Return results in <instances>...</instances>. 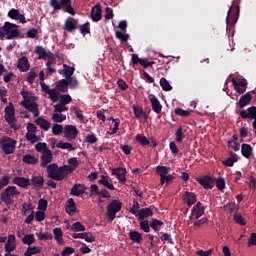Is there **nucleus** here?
Wrapping results in <instances>:
<instances>
[{
	"label": "nucleus",
	"instance_id": "nucleus-17",
	"mask_svg": "<svg viewBox=\"0 0 256 256\" xmlns=\"http://www.w3.org/2000/svg\"><path fill=\"white\" fill-rule=\"evenodd\" d=\"M112 175H115L120 183H125V181H127V178L125 177V175H127V169L123 167L112 169Z\"/></svg>",
	"mask_w": 256,
	"mask_h": 256
},
{
	"label": "nucleus",
	"instance_id": "nucleus-48",
	"mask_svg": "<svg viewBox=\"0 0 256 256\" xmlns=\"http://www.w3.org/2000/svg\"><path fill=\"white\" fill-rule=\"evenodd\" d=\"M22 243L24 245H33V243H35V235L33 234L24 235V237L22 238Z\"/></svg>",
	"mask_w": 256,
	"mask_h": 256
},
{
	"label": "nucleus",
	"instance_id": "nucleus-30",
	"mask_svg": "<svg viewBox=\"0 0 256 256\" xmlns=\"http://www.w3.org/2000/svg\"><path fill=\"white\" fill-rule=\"evenodd\" d=\"M63 67L64 69L59 70L58 73L60 75H64L66 79H71V77H73V73H75V68L67 64H63Z\"/></svg>",
	"mask_w": 256,
	"mask_h": 256
},
{
	"label": "nucleus",
	"instance_id": "nucleus-55",
	"mask_svg": "<svg viewBox=\"0 0 256 256\" xmlns=\"http://www.w3.org/2000/svg\"><path fill=\"white\" fill-rule=\"evenodd\" d=\"M66 80L68 81V87H70V89H77V87L79 86V81H77V78L73 76L70 78H66Z\"/></svg>",
	"mask_w": 256,
	"mask_h": 256
},
{
	"label": "nucleus",
	"instance_id": "nucleus-43",
	"mask_svg": "<svg viewBox=\"0 0 256 256\" xmlns=\"http://www.w3.org/2000/svg\"><path fill=\"white\" fill-rule=\"evenodd\" d=\"M57 149H67L68 151H75V147H73V144L69 143V142H63V141H59L56 144Z\"/></svg>",
	"mask_w": 256,
	"mask_h": 256
},
{
	"label": "nucleus",
	"instance_id": "nucleus-54",
	"mask_svg": "<svg viewBox=\"0 0 256 256\" xmlns=\"http://www.w3.org/2000/svg\"><path fill=\"white\" fill-rule=\"evenodd\" d=\"M67 104H62L59 102L54 106V113H63L65 111H69V107H66Z\"/></svg>",
	"mask_w": 256,
	"mask_h": 256
},
{
	"label": "nucleus",
	"instance_id": "nucleus-40",
	"mask_svg": "<svg viewBox=\"0 0 256 256\" xmlns=\"http://www.w3.org/2000/svg\"><path fill=\"white\" fill-rule=\"evenodd\" d=\"M165 223L159 219L152 218L150 222L151 229H154L155 231H161V227H163Z\"/></svg>",
	"mask_w": 256,
	"mask_h": 256
},
{
	"label": "nucleus",
	"instance_id": "nucleus-51",
	"mask_svg": "<svg viewBox=\"0 0 256 256\" xmlns=\"http://www.w3.org/2000/svg\"><path fill=\"white\" fill-rule=\"evenodd\" d=\"M141 208V205L139 204V202L137 201V199L133 200V205L132 207L129 209V213H131L132 215H138L139 213V209Z\"/></svg>",
	"mask_w": 256,
	"mask_h": 256
},
{
	"label": "nucleus",
	"instance_id": "nucleus-13",
	"mask_svg": "<svg viewBox=\"0 0 256 256\" xmlns=\"http://www.w3.org/2000/svg\"><path fill=\"white\" fill-rule=\"evenodd\" d=\"M203 215H205V206L201 202H198L191 210L190 219H193V217L194 219H200Z\"/></svg>",
	"mask_w": 256,
	"mask_h": 256
},
{
	"label": "nucleus",
	"instance_id": "nucleus-42",
	"mask_svg": "<svg viewBox=\"0 0 256 256\" xmlns=\"http://www.w3.org/2000/svg\"><path fill=\"white\" fill-rule=\"evenodd\" d=\"M41 248L39 246L28 247L24 253V256L39 255Z\"/></svg>",
	"mask_w": 256,
	"mask_h": 256
},
{
	"label": "nucleus",
	"instance_id": "nucleus-25",
	"mask_svg": "<svg viewBox=\"0 0 256 256\" xmlns=\"http://www.w3.org/2000/svg\"><path fill=\"white\" fill-rule=\"evenodd\" d=\"M66 213H68L71 217L77 213V204L73 198H69L65 207Z\"/></svg>",
	"mask_w": 256,
	"mask_h": 256
},
{
	"label": "nucleus",
	"instance_id": "nucleus-3",
	"mask_svg": "<svg viewBox=\"0 0 256 256\" xmlns=\"http://www.w3.org/2000/svg\"><path fill=\"white\" fill-rule=\"evenodd\" d=\"M239 1L240 0H233V3L227 13L226 24L231 25V27H233V25H236L237 21H239V13L241 11L239 9Z\"/></svg>",
	"mask_w": 256,
	"mask_h": 256
},
{
	"label": "nucleus",
	"instance_id": "nucleus-57",
	"mask_svg": "<svg viewBox=\"0 0 256 256\" xmlns=\"http://www.w3.org/2000/svg\"><path fill=\"white\" fill-rule=\"evenodd\" d=\"M25 138L30 143H37L39 141V137L31 132L26 133Z\"/></svg>",
	"mask_w": 256,
	"mask_h": 256
},
{
	"label": "nucleus",
	"instance_id": "nucleus-50",
	"mask_svg": "<svg viewBox=\"0 0 256 256\" xmlns=\"http://www.w3.org/2000/svg\"><path fill=\"white\" fill-rule=\"evenodd\" d=\"M35 149L38 153H47V151H50L49 148H47V143L45 142H39L35 145Z\"/></svg>",
	"mask_w": 256,
	"mask_h": 256
},
{
	"label": "nucleus",
	"instance_id": "nucleus-49",
	"mask_svg": "<svg viewBox=\"0 0 256 256\" xmlns=\"http://www.w3.org/2000/svg\"><path fill=\"white\" fill-rule=\"evenodd\" d=\"M169 169L170 168H167V166H157L156 173L157 175H160V179H161L169 174Z\"/></svg>",
	"mask_w": 256,
	"mask_h": 256
},
{
	"label": "nucleus",
	"instance_id": "nucleus-20",
	"mask_svg": "<svg viewBox=\"0 0 256 256\" xmlns=\"http://www.w3.org/2000/svg\"><path fill=\"white\" fill-rule=\"evenodd\" d=\"M78 23L79 22L77 21V19L73 17H68L64 24L65 31H68V33H73V31L77 29Z\"/></svg>",
	"mask_w": 256,
	"mask_h": 256
},
{
	"label": "nucleus",
	"instance_id": "nucleus-59",
	"mask_svg": "<svg viewBox=\"0 0 256 256\" xmlns=\"http://www.w3.org/2000/svg\"><path fill=\"white\" fill-rule=\"evenodd\" d=\"M160 239L161 241H167L170 245H173V238L171 237V234L169 233H164V232H161L160 233Z\"/></svg>",
	"mask_w": 256,
	"mask_h": 256
},
{
	"label": "nucleus",
	"instance_id": "nucleus-7",
	"mask_svg": "<svg viewBox=\"0 0 256 256\" xmlns=\"http://www.w3.org/2000/svg\"><path fill=\"white\" fill-rule=\"evenodd\" d=\"M123 209V203L117 199L111 201V203L107 206V217L110 223L115 221L117 217V213Z\"/></svg>",
	"mask_w": 256,
	"mask_h": 256
},
{
	"label": "nucleus",
	"instance_id": "nucleus-47",
	"mask_svg": "<svg viewBox=\"0 0 256 256\" xmlns=\"http://www.w3.org/2000/svg\"><path fill=\"white\" fill-rule=\"evenodd\" d=\"M53 234H54V239H56L57 243L61 245V242L63 241V230H61V228H54Z\"/></svg>",
	"mask_w": 256,
	"mask_h": 256
},
{
	"label": "nucleus",
	"instance_id": "nucleus-37",
	"mask_svg": "<svg viewBox=\"0 0 256 256\" xmlns=\"http://www.w3.org/2000/svg\"><path fill=\"white\" fill-rule=\"evenodd\" d=\"M99 185H103L106 187V189H109L110 191H115V186L113 183H109V180L105 175L100 176V180H98Z\"/></svg>",
	"mask_w": 256,
	"mask_h": 256
},
{
	"label": "nucleus",
	"instance_id": "nucleus-15",
	"mask_svg": "<svg viewBox=\"0 0 256 256\" xmlns=\"http://www.w3.org/2000/svg\"><path fill=\"white\" fill-rule=\"evenodd\" d=\"M13 183L21 189H27V187L31 186V179L22 176H16L13 178Z\"/></svg>",
	"mask_w": 256,
	"mask_h": 256
},
{
	"label": "nucleus",
	"instance_id": "nucleus-6",
	"mask_svg": "<svg viewBox=\"0 0 256 256\" xmlns=\"http://www.w3.org/2000/svg\"><path fill=\"white\" fill-rule=\"evenodd\" d=\"M17 195H21V192L17 190L16 186H8L1 194L0 199L2 203L5 205H13V197H17Z\"/></svg>",
	"mask_w": 256,
	"mask_h": 256
},
{
	"label": "nucleus",
	"instance_id": "nucleus-52",
	"mask_svg": "<svg viewBox=\"0 0 256 256\" xmlns=\"http://www.w3.org/2000/svg\"><path fill=\"white\" fill-rule=\"evenodd\" d=\"M47 95H49V98L53 103H57V101H59V92L57 89H50Z\"/></svg>",
	"mask_w": 256,
	"mask_h": 256
},
{
	"label": "nucleus",
	"instance_id": "nucleus-58",
	"mask_svg": "<svg viewBox=\"0 0 256 256\" xmlns=\"http://www.w3.org/2000/svg\"><path fill=\"white\" fill-rule=\"evenodd\" d=\"M176 143H183V138H184V135H183V127H178V129L176 130Z\"/></svg>",
	"mask_w": 256,
	"mask_h": 256
},
{
	"label": "nucleus",
	"instance_id": "nucleus-46",
	"mask_svg": "<svg viewBox=\"0 0 256 256\" xmlns=\"http://www.w3.org/2000/svg\"><path fill=\"white\" fill-rule=\"evenodd\" d=\"M160 87H162L163 91H172L173 90V86H171V84L165 77H162L160 79Z\"/></svg>",
	"mask_w": 256,
	"mask_h": 256
},
{
	"label": "nucleus",
	"instance_id": "nucleus-8",
	"mask_svg": "<svg viewBox=\"0 0 256 256\" xmlns=\"http://www.w3.org/2000/svg\"><path fill=\"white\" fill-rule=\"evenodd\" d=\"M4 113L5 121L8 123V125H10L12 129H15L17 131L19 127L15 125L17 118H15V106L13 105V103L10 102L9 105L5 107Z\"/></svg>",
	"mask_w": 256,
	"mask_h": 256
},
{
	"label": "nucleus",
	"instance_id": "nucleus-35",
	"mask_svg": "<svg viewBox=\"0 0 256 256\" xmlns=\"http://www.w3.org/2000/svg\"><path fill=\"white\" fill-rule=\"evenodd\" d=\"M152 215L153 210H151V208H142L138 211V215H136V217H138L140 221H143V219H147V217H152Z\"/></svg>",
	"mask_w": 256,
	"mask_h": 256
},
{
	"label": "nucleus",
	"instance_id": "nucleus-22",
	"mask_svg": "<svg viewBox=\"0 0 256 256\" xmlns=\"http://www.w3.org/2000/svg\"><path fill=\"white\" fill-rule=\"evenodd\" d=\"M30 185L33 189H43L45 185V178L43 176H32L30 179Z\"/></svg>",
	"mask_w": 256,
	"mask_h": 256
},
{
	"label": "nucleus",
	"instance_id": "nucleus-31",
	"mask_svg": "<svg viewBox=\"0 0 256 256\" xmlns=\"http://www.w3.org/2000/svg\"><path fill=\"white\" fill-rule=\"evenodd\" d=\"M56 90L59 93H67V91H69V82L67 79H61L58 81L56 84Z\"/></svg>",
	"mask_w": 256,
	"mask_h": 256
},
{
	"label": "nucleus",
	"instance_id": "nucleus-36",
	"mask_svg": "<svg viewBox=\"0 0 256 256\" xmlns=\"http://www.w3.org/2000/svg\"><path fill=\"white\" fill-rule=\"evenodd\" d=\"M20 95L23 97V101L20 103H32V101H35V96H33V93L28 90H22L20 92Z\"/></svg>",
	"mask_w": 256,
	"mask_h": 256
},
{
	"label": "nucleus",
	"instance_id": "nucleus-2",
	"mask_svg": "<svg viewBox=\"0 0 256 256\" xmlns=\"http://www.w3.org/2000/svg\"><path fill=\"white\" fill-rule=\"evenodd\" d=\"M21 32H19V25L13 24L11 22H5L2 27H0V38L3 39V37L6 36L7 40L16 39V37H19Z\"/></svg>",
	"mask_w": 256,
	"mask_h": 256
},
{
	"label": "nucleus",
	"instance_id": "nucleus-21",
	"mask_svg": "<svg viewBox=\"0 0 256 256\" xmlns=\"http://www.w3.org/2000/svg\"><path fill=\"white\" fill-rule=\"evenodd\" d=\"M240 117L242 119H254V121H256V107L251 106L247 108V110H242L240 112Z\"/></svg>",
	"mask_w": 256,
	"mask_h": 256
},
{
	"label": "nucleus",
	"instance_id": "nucleus-61",
	"mask_svg": "<svg viewBox=\"0 0 256 256\" xmlns=\"http://www.w3.org/2000/svg\"><path fill=\"white\" fill-rule=\"evenodd\" d=\"M116 38L119 39L122 43H126V41H129V34H124L121 31H117Z\"/></svg>",
	"mask_w": 256,
	"mask_h": 256
},
{
	"label": "nucleus",
	"instance_id": "nucleus-38",
	"mask_svg": "<svg viewBox=\"0 0 256 256\" xmlns=\"http://www.w3.org/2000/svg\"><path fill=\"white\" fill-rule=\"evenodd\" d=\"M22 161L27 165H37V163H39V158H36L31 154H26L23 156Z\"/></svg>",
	"mask_w": 256,
	"mask_h": 256
},
{
	"label": "nucleus",
	"instance_id": "nucleus-53",
	"mask_svg": "<svg viewBox=\"0 0 256 256\" xmlns=\"http://www.w3.org/2000/svg\"><path fill=\"white\" fill-rule=\"evenodd\" d=\"M79 29H80V33L82 35H87V34L91 33V24L89 22H86V23L80 25Z\"/></svg>",
	"mask_w": 256,
	"mask_h": 256
},
{
	"label": "nucleus",
	"instance_id": "nucleus-29",
	"mask_svg": "<svg viewBox=\"0 0 256 256\" xmlns=\"http://www.w3.org/2000/svg\"><path fill=\"white\" fill-rule=\"evenodd\" d=\"M150 103L154 113H157V114L161 113L163 106L161 105V102H159V99L155 97V95L151 96Z\"/></svg>",
	"mask_w": 256,
	"mask_h": 256
},
{
	"label": "nucleus",
	"instance_id": "nucleus-16",
	"mask_svg": "<svg viewBox=\"0 0 256 256\" xmlns=\"http://www.w3.org/2000/svg\"><path fill=\"white\" fill-rule=\"evenodd\" d=\"M24 109H27L30 113L33 114V117H39V105L35 102L20 103Z\"/></svg>",
	"mask_w": 256,
	"mask_h": 256
},
{
	"label": "nucleus",
	"instance_id": "nucleus-24",
	"mask_svg": "<svg viewBox=\"0 0 256 256\" xmlns=\"http://www.w3.org/2000/svg\"><path fill=\"white\" fill-rule=\"evenodd\" d=\"M87 191V187L84 184H75L70 191V195L73 197H80Z\"/></svg>",
	"mask_w": 256,
	"mask_h": 256
},
{
	"label": "nucleus",
	"instance_id": "nucleus-32",
	"mask_svg": "<svg viewBox=\"0 0 256 256\" xmlns=\"http://www.w3.org/2000/svg\"><path fill=\"white\" fill-rule=\"evenodd\" d=\"M34 123L39 125V127L44 131H49V129H51V122L43 117H38L37 119H35Z\"/></svg>",
	"mask_w": 256,
	"mask_h": 256
},
{
	"label": "nucleus",
	"instance_id": "nucleus-4",
	"mask_svg": "<svg viewBox=\"0 0 256 256\" xmlns=\"http://www.w3.org/2000/svg\"><path fill=\"white\" fill-rule=\"evenodd\" d=\"M50 6H52L54 11H61V9H65V12L70 15H75L76 13L71 0H50Z\"/></svg>",
	"mask_w": 256,
	"mask_h": 256
},
{
	"label": "nucleus",
	"instance_id": "nucleus-18",
	"mask_svg": "<svg viewBox=\"0 0 256 256\" xmlns=\"http://www.w3.org/2000/svg\"><path fill=\"white\" fill-rule=\"evenodd\" d=\"M183 202L188 206L192 207L197 203V195L193 192L186 191L183 195Z\"/></svg>",
	"mask_w": 256,
	"mask_h": 256
},
{
	"label": "nucleus",
	"instance_id": "nucleus-39",
	"mask_svg": "<svg viewBox=\"0 0 256 256\" xmlns=\"http://www.w3.org/2000/svg\"><path fill=\"white\" fill-rule=\"evenodd\" d=\"M238 159H237V155L233 152H230V157L227 158L225 161H223V165H225L226 167H233V165H235V163H237Z\"/></svg>",
	"mask_w": 256,
	"mask_h": 256
},
{
	"label": "nucleus",
	"instance_id": "nucleus-27",
	"mask_svg": "<svg viewBox=\"0 0 256 256\" xmlns=\"http://www.w3.org/2000/svg\"><path fill=\"white\" fill-rule=\"evenodd\" d=\"M51 161H53V152L51 150H47L41 156V167H47Z\"/></svg>",
	"mask_w": 256,
	"mask_h": 256
},
{
	"label": "nucleus",
	"instance_id": "nucleus-14",
	"mask_svg": "<svg viewBox=\"0 0 256 256\" xmlns=\"http://www.w3.org/2000/svg\"><path fill=\"white\" fill-rule=\"evenodd\" d=\"M232 85L235 89V91H237L240 95H243V93H245V91H247V80L243 79L240 82H237V80L235 78L231 79Z\"/></svg>",
	"mask_w": 256,
	"mask_h": 256
},
{
	"label": "nucleus",
	"instance_id": "nucleus-5",
	"mask_svg": "<svg viewBox=\"0 0 256 256\" xmlns=\"http://www.w3.org/2000/svg\"><path fill=\"white\" fill-rule=\"evenodd\" d=\"M17 146V140L3 136L0 139V149H2L4 155H13L15 153V147Z\"/></svg>",
	"mask_w": 256,
	"mask_h": 256
},
{
	"label": "nucleus",
	"instance_id": "nucleus-23",
	"mask_svg": "<svg viewBox=\"0 0 256 256\" xmlns=\"http://www.w3.org/2000/svg\"><path fill=\"white\" fill-rule=\"evenodd\" d=\"M35 53L38 55V59H53V54L50 51L47 52L43 46H36Z\"/></svg>",
	"mask_w": 256,
	"mask_h": 256
},
{
	"label": "nucleus",
	"instance_id": "nucleus-1",
	"mask_svg": "<svg viewBox=\"0 0 256 256\" xmlns=\"http://www.w3.org/2000/svg\"><path fill=\"white\" fill-rule=\"evenodd\" d=\"M73 171H75L74 168L69 165L59 167L57 164L52 163L47 166L48 177L53 179V181H63Z\"/></svg>",
	"mask_w": 256,
	"mask_h": 256
},
{
	"label": "nucleus",
	"instance_id": "nucleus-12",
	"mask_svg": "<svg viewBox=\"0 0 256 256\" xmlns=\"http://www.w3.org/2000/svg\"><path fill=\"white\" fill-rule=\"evenodd\" d=\"M77 135H79V130L75 125H66L64 127V137L66 139H77Z\"/></svg>",
	"mask_w": 256,
	"mask_h": 256
},
{
	"label": "nucleus",
	"instance_id": "nucleus-44",
	"mask_svg": "<svg viewBox=\"0 0 256 256\" xmlns=\"http://www.w3.org/2000/svg\"><path fill=\"white\" fill-rule=\"evenodd\" d=\"M175 115H178L179 117H189L191 113H193V110L188 109L184 110L183 108H176L174 110Z\"/></svg>",
	"mask_w": 256,
	"mask_h": 256
},
{
	"label": "nucleus",
	"instance_id": "nucleus-28",
	"mask_svg": "<svg viewBox=\"0 0 256 256\" xmlns=\"http://www.w3.org/2000/svg\"><path fill=\"white\" fill-rule=\"evenodd\" d=\"M29 67H31V65L29 64V60L27 59V57H21L17 65L19 71H21L22 73H27V71H29Z\"/></svg>",
	"mask_w": 256,
	"mask_h": 256
},
{
	"label": "nucleus",
	"instance_id": "nucleus-34",
	"mask_svg": "<svg viewBox=\"0 0 256 256\" xmlns=\"http://www.w3.org/2000/svg\"><path fill=\"white\" fill-rule=\"evenodd\" d=\"M241 154L245 157V159H251L253 155V147H251L249 144H242Z\"/></svg>",
	"mask_w": 256,
	"mask_h": 256
},
{
	"label": "nucleus",
	"instance_id": "nucleus-9",
	"mask_svg": "<svg viewBox=\"0 0 256 256\" xmlns=\"http://www.w3.org/2000/svg\"><path fill=\"white\" fill-rule=\"evenodd\" d=\"M90 197H103V199H111V193L107 189L99 190L97 184L90 185Z\"/></svg>",
	"mask_w": 256,
	"mask_h": 256
},
{
	"label": "nucleus",
	"instance_id": "nucleus-45",
	"mask_svg": "<svg viewBox=\"0 0 256 256\" xmlns=\"http://www.w3.org/2000/svg\"><path fill=\"white\" fill-rule=\"evenodd\" d=\"M136 141L142 145V147H147V145L151 144V141L147 139L145 135L138 134L136 135Z\"/></svg>",
	"mask_w": 256,
	"mask_h": 256
},
{
	"label": "nucleus",
	"instance_id": "nucleus-63",
	"mask_svg": "<svg viewBox=\"0 0 256 256\" xmlns=\"http://www.w3.org/2000/svg\"><path fill=\"white\" fill-rule=\"evenodd\" d=\"M34 207H33V203H27L25 202L24 204H22V215H27L28 211H33Z\"/></svg>",
	"mask_w": 256,
	"mask_h": 256
},
{
	"label": "nucleus",
	"instance_id": "nucleus-26",
	"mask_svg": "<svg viewBox=\"0 0 256 256\" xmlns=\"http://www.w3.org/2000/svg\"><path fill=\"white\" fill-rule=\"evenodd\" d=\"M252 99H253V96L251 95V93L247 92L246 94L240 97L237 105L238 107H240V109H243L244 107H247L249 103H251Z\"/></svg>",
	"mask_w": 256,
	"mask_h": 256
},
{
	"label": "nucleus",
	"instance_id": "nucleus-33",
	"mask_svg": "<svg viewBox=\"0 0 256 256\" xmlns=\"http://www.w3.org/2000/svg\"><path fill=\"white\" fill-rule=\"evenodd\" d=\"M129 238L133 243H137L138 245H141L143 242V235L139 231H130Z\"/></svg>",
	"mask_w": 256,
	"mask_h": 256
},
{
	"label": "nucleus",
	"instance_id": "nucleus-60",
	"mask_svg": "<svg viewBox=\"0 0 256 256\" xmlns=\"http://www.w3.org/2000/svg\"><path fill=\"white\" fill-rule=\"evenodd\" d=\"M52 133L53 135H61V133H63V125L61 124H54L52 126Z\"/></svg>",
	"mask_w": 256,
	"mask_h": 256
},
{
	"label": "nucleus",
	"instance_id": "nucleus-10",
	"mask_svg": "<svg viewBox=\"0 0 256 256\" xmlns=\"http://www.w3.org/2000/svg\"><path fill=\"white\" fill-rule=\"evenodd\" d=\"M197 182L204 189H213V187H215V180H213V178L209 175H205L203 177L197 178Z\"/></svg>",
	"mask_w": 256,
	"mask_h": 256
},
{
	"label": "nucleus",
	"instance_id": "nucleus-19",
	"mask_svg": "<svg viewBox=\"0 0 256 256\" xmlns=\"http://www.w3.org/2000/svg\"><path fill=\"white\" fill-rule=\"evenodd\" d=\"M103 10L99 5H96L92 8L90 17L94 23H99V21L103 18Z\"/></svg>",
	"mask_w": 256,
	"mask_h": 256
},
{
	"label": "nucleus",
	"instance_id": "nucleus-56",
	"mask_svg": "<svg viewBox=\"0 0 256 256\" xmlns=\"http://www.w3.org/2000/svg\"><path fill=\"white\" fill-rule=\"evenodd\" d=\"M73 101V98H71V95L69 94H63L60 96V103L62 105H69Z\"/></svg>",
	"mask_w": 256,
	"mask_h": 256
},
{
	"label": "nucleus",
	"instance_id": "nucleus-62",
	"mask_svg": "<svg viewBox=\"0 0 256 256\" xmlns=\"http://www.w3.org/2000/svg\"><path fill=\"white\" fill-rule=\"evenodd\" d=\"M228 147L233 151H239L241 149V144H239L238 142H235L234 140H229Z\"/></svg>",
	"mask_w": 256,
	"mask_h": 256
},
{
	"label": "nucleus",
	"instance_id": "nucleus-41",
	"mask_svg": "<svg viewBox=\"0 0 256 256\" xmlns=\"http://www.w3.org/2000/svg\"><path fill=\"white\" fill-rule=\"evenodd\" d=\"M67 120V116L65 114H61L59 112H54L52 114V121L54 123H63V121Z\"/></svg>",
	"mask_w": 256,
	"mask_h": 256
},
{
	"label": "nucleus",
	"instance_id": "nucleus-64",
	"mask_svg": "<svg viewBox=\"0 0 256 256\" xmlns=\"http://www.w3.org/2000/svg\"><path fill=\"white\" fill-rule=\"evenodd\" d=\"M71 231H85V226H83V224H81V222H75L71 226Z\"/></svg>",
	"mask_w": 256,
	"mask_h": 256
},
{
	"label": "nucleus",
	"instance_id": "nucleus-11",
	"mask_svg": "<svg viewBox=\"0 0 256 256\" xmlns=\"http://www.w3.org/2000/svg\"><path fill=\"white\" fill-rule=\"evenodd\" d=\"M7 15L10 19H14L15 21H20V23L22 24L27 23V19H25V14H21V11H19V9L11 8L8 11Z\"/></svg>",
	"mask_w": 256,
	"mask_h": 256
}]
</instances>
